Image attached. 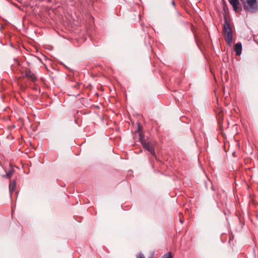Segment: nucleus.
Wrapping results in <instances>:
<instances>
[{
    "label": "nucleus",
    "instance_id": "3",
    "mask_svg": "<svg viewBox=\"0 0 258 258\" xmlns=\"http://www.w3.org/2000/svg\"><path fill=\"white\" fill-rule=\"evenodd\" d=\"M244 8L249 12L254 13L257 10L258 7L256 4V0H241Z\"/></svg>",
    "mask_w": 258,
    "mask_h": 258
},
{
    "label": "nucleus",
    "instance_id": "9",
    "mask_svg": "<svg viewBox=\"0 0 258 258\" xmlns=\"http://www.w3.org/2000/svg\"><path fill=\"white\" fill-rule=\"evenodd\" d=\"M137 258H145V256L142 253H139L137 256Z\"/></svg>",
    "mask_w": 258,
    "mask_h": 258
},
{
    "label": "nucleus",
    "instance_id": "5",
    "mask_svg": "<svg viewBox=\"0 0 258 258\" xmlns=\"http://www.w3.org/2000/svg\"><path fill=\"white\" fill-rule=\"evenodd\" d=\"M234 50L237 55H240L241 53L242 44L241 43L238 42L235 44Z\"/></svg>",
    "mask_w": 258,
    "mask_h": 258
},
{
    "label": "nucleus",
    "instance_id": "10",
    "mask_svg": "<svg viewBox=\"0 0 258 258\" xmlns=\"http://www.w3.org/2000/svg\"><path fill=\"white\" fill-rule=\"evenodd\" d=\"M166 258H172V256L171 255V254L170 252H169L167 255Z\"/></svg>",
    "mask_w": 258,
    "mask_h": 258
},
{
    "label": "nucleus",
    "instance_id": "12",
    "mask_svg": "<svg viewBox=\"0 0 258 258\" xmlns=\"http://www.w3.org/2000/svg\"><path fill=\"white\" fill-rule=\"evenodd\" d=\"M172 4L173 6H175V3L174 1H172Z\"/></svg>",
    "mask_w": 258,
    "mask_h": 258
},
{
    "label": "nucleus",
    "instance_id": "2",
    "mask_svg": "<svg viewBox=\"0 0 258 258\" xmlns=\"http://www.w3.org/2000/svg\"><path fill=\"white\" fill-rule=\"evenodd\" d=\"M141 128V126H140L139 124H138V132L139 134V139L141 142L142 145L143 146V147L146 149L147 151H148L152 155L155 156V151L153 149V145L151 144L149 142H146L143 139L144 137L143 135L140 132V130Z\"/></svg>",
    "mask_w": 258,
    "mask_h": 258
},
{
    "label": "nucleus",
    "instance_id": "4",
    "mask_svg": "<svg viewBox=\"0 0 258 258\" xmlns=\"http://www.w3.org/2000/svg\"><path fill=\"white\" fill-rule=\"evenodd\" d=\"M25 76L33 83H35L37 80V77L30 70L26 71L25 72Z\"/></svg>",
    "mask_w": 258,
    "mask_h": 258
},
{
    "label": "nucleus",
    "instance_id": "11",
    "mask_svg": "<svg viewBox=\"0 0 258 258\" xmlns=\"http://www.w3.org/2000/svg\"><path fill=\"white\" fill-rule=\"evenodd\" d=\"M179 222L182 224V223H183V221L181 219H179Z\"/></svg>",
    "mask_w": 258,
    "mask_h": 258
},
{
    "label": "nucleus",
    "instance_id": "7",
    "mask_svg": "<svg viewBox=\"0 0 258 258\" xmlns=\"http://www.w3.org/2000/svg\"><path fill=\"white\" fill-rule=\"evenodd\" d=\"M16 187V181L13 180L11 182L9 185L10 192H11L15 190Z\"/></svg>",
    "mask_w": 258,
    "mask_h": 258
},
{
    "label": "nucleus",
    "instance_id": "6",
    "mask_svg": "<svg viewBox=\"0 0 258 258\" xmlns=\"http://www.w3.org/2000/svg\"><path fill=\"white\" fill-rule=\"evenodd\" d=\"M230 4L233 6L234 11L237 12L238 5L239 4L238 0H229Z\"/></svg>",
    "mask_w": 258,
    "mask_h": 258
},
{
    "label": "nucleus",
    "instance_id": "8",
    "mask_svg": "<svg viewBox=\"0 0 258 258\" xmlns=\"http://www.w3.org/2000/svg\"><path fill=\"white\" fill-rule=\"evenodd\" d=\"M14 170L12 168H11L6 173V175L5 176V177L10 178L11 176L14 173Z\"/></svg>",
    "mask_w": 258,
    "mask_h": 258
},
{
    "label": "nucleus",
    "instance_id": "1",
    "mask_svg": "<svg viewBox=\"0 0 258 258\" xmlns=\"http://www.w3.org/2000/svg\"><path fill=\"white\" fill-rule=\"evenodd\" d=\"M223 31L224 33V39L228 45L230 46L232 42L233 33L232 28L228 23L226 17L224 18Z\"/></svg>",
    "mask_w": 258,
    "mask_h": 258
}]
</instances>
